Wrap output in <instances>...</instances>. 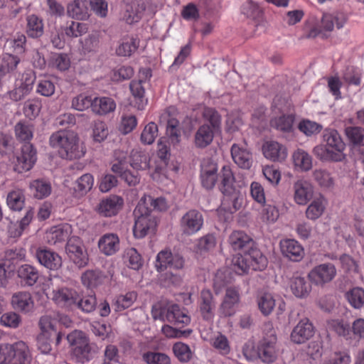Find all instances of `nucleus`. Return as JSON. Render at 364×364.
Instances as JSON below:
<instances>
[{"mask_svg":"<svg viewBox=\"0 0 364 364\" xmlns=\"http://www.w3.org/2000/svg\"><path fill=\"white\" fill-rule=\"evenodd\" d=\"M49 144L58 151L62 159H79L86 153L85 147L80 143L77 134L70 129H60L49 138Z\"/></svg>","mask_w":364,"mask_h":364,"instance_id":"obj_1","label":"nucleus"},{"mask_svg":"<svg viewBox=\"0 0 364 364\" xmlns=\"http://www.w3.org/2000/svg\"><path fill=\"white\" fill-rule=\"evenodd\" d=\"M323 140L325 144L315 146L313 150L317 158L322 161H341L344 159L346 144L336 129H325Z\"/></svg>","mask_w":364,"mask_h":364,"instance_id":"obj_2","label":"nucleus"},{"mask_svg":"<svg viewBox=\"0 0 364 364\" xmlns=\"http://www.w3.org/2000/svg\"><path fill=\"white\" fill-rule=\"evenodd\" d=\"M151 315L154 320L168 321L179 328L187 326L191 322V317L178 304L158 302L152 306Z\"/></svg>","mask_w":364,"mask_h":364,"instance_id":"obj_3","label":"nucleus"},{"mask_svg":"<svg viewBox=\"0 0 364 364\" xmlns=\"http://www.w3.org/2000/svg\"><path fill=\"white\" fill-rule=\"evenodd\" d=\"M30 360L29 349L23 341L0 346V364H30Z\"/></svg>","mask_w":364,"mask_h":364,"instance_id":"obj_4","label":"nucleus"},{"mask_svg":"<svg viewBox=\"0 0 364 364\" xmlns=\"http://www.w3.org/2000/svg\"><path fill=\"white\" fill-rule=\"evenodd\" d=\"M258 359L264 363H274L279 353L275 331L272 328L269 333L257 343Z\"/></svg>","mask_w":364,"mask_h":364,"instance_id":"obj_5","label":"nucleus"},{"mask_svg":"<svg viewBox=\"0 0 364 364\" xmlns=\"http://www.w3.org/2000/svg\"><path fill=\"white\" fill-rule=\"evenodd\" d=\"M37 161V151L31 143H25L17 153L14 170L19 173L30 171Z\"/></svg>","mask_w":364,"mask_h":364,"instance_id":"obj_6","label":"nucleus"},{"mask_svg":"<svg viewBox=\"0 0 364 364\" xmlns=\"http://www.w3.org/2000/svg\"><path fill=\"white\" fill-rule=\"evenodd\" d=\"M36 80V76L33 71H25L21 79L16 82L15 87L9 92V97L14 102L23 100L32 91Z\"/></svg>","mask_w":364,"mask_h":364,"instance_id":"obj_7","label":"nucleus"},{"mask_svg":"<svg viewBox=\"0 0 364 364\" xmlns=\"http://www.w3.org/2000/svg\"><path fill=\"white\" fill-rule=\"evenodd\" d=\"M203 223V214L198 210L191 209L181 218L180 227L183 235L191 236L198 232L202 229Z\"/></svg>","mask_w":364,"mask_h":364,"instance_id":"obj_8","label":"nucleus"},{"mask_svg":"<svg viewBox=\"0 0 364 364\" xmlns=\"http://www.w3.org/2000/svg\"><path fill=\"white\" fill-rule=\"evenodd\" d=\"M140 79L139 80H132L129 84L130 91L134 98L132 103L139 110L144 109L147 104V100L145 98V89L142 83L151 77V72L149 69H142L139 71Z\"/></svg>","mask_w":364,"mask_h":364,"instance_id":"obj_9","label":"nucleus"},{"mask_svg":"<svg viewBox=\"0 0 364 364\" xmlns=\"http://www.w3.org/2000/svg\"><path fill=\"white\" fill-rule=\"evenodd\" d=\"M336 275V269L333 264L328 262L314 267L308 274V278L316 286H323L331 282Z\"/></svg>","mask_w":364,"mask_h":364,"instance_id":"obj_10","label":"nucleus"},{"mask_svg":"<svg viewBox=\"0 0 364 364\" xmlns=\"http://www.w3.org/2000/svg\"><path fill=\"white\" fill-rule=\"evenodd\" d=\"M221 205L218 209L220 220L228 221L231 215L237 212L242 206V198L239 191L233 193H223Z\"/></svg>","mask_w":364,"mask_h":364,"instance_id":"obj_11","label":"nucleus"},{"mask_svg":"<svg viewBox=\"0 0 364 364\" xmlns=\"http://www.w3.org/2000/svg\"><path fill=\"white\" fill-rule=\"evenodd\" d=\"M218 164L210 158L203 159L200 164V179L202 186L211 190L218 181Z\"/></svg>","mask_w":364,"mask_h":364,"instance_id":"obj_12","label":"nucleus"},{"mask_svg":"<svg viewBox=\"0 0 364 364\" xmlns=\"http://www.w3.org/2000/svg\"><path fill=\"white\" fill-rule=\"evenodd\" d=\"M79 299L78 292L67 287L55 289L51 293L52 301L59 307L72 309Z\"/></svg>","mask_w":364,"mask_h":364,"instance_id":"obj_13","label":"nucleus"},{"mask_svg":"<svg viewBox=\"0 0 364 364\" xmlns=\"http://www.w3.org/2000/svg\"><path fill=\"white\" fill-rule=\"evenodd\" d=\"M66 252L70 259L79 267H85L87 264L88 255L79 237L73 236L69 238Z\"/></svg>","mask_w":364,"mask_h":364,"instance_id":"obj_14","label":"nucleus"},{"mask_svg":"<svg viewBox=\"0 0 364 364\" xmlns=\"http://www.w3.org/2000/svg\"><path fill=\"white\" fill-rule=\"evenodd\" d=\"M240 301L239 289L237 287H228L223 299L219 307V314L221 316L228 317L233 316Z\"/></svg>","mask_w":364,"mask_h":364,"instance_id":"obj_15","label":"nucleus"},{"mask_svg":"<svg viewBox=\"0 0 364 364\" xmlns=\"http://www.w3.org/2000/svg\"><path fill=\"white\" fill-rule=\"evenodd\" d=\"M282 255L292 262H300L304 257L303 246L294 239H284L279 242Z\"/></svg>","mask_w":364,"mask_h":364,"instance_id":"obj_16","label":"nucleus"},{"mask_svg":"<svg viewBox=\"0 0 364 364\" xmlns=\"http://www.w3.org/2000/svg\"><path fill=\"white\" fill-rule=\"evenodd\" d=\"M314 334V327L309 318L301 319L291 333V340L301 344L309 340Z\"/></svg>","mask_w":364,"mask_h":364,"instance_id":"obj_17","label":"nucleus"},{"mask_svg":"<svg viewBox=\"0 0 364 364\" xmlns=\"http://www.w3.org/2000/svg\"><path fill=\"white\" fill-rule=\"evenodd\" d=\"M198 305L203 319L212 321L215 317L216 302L210 290L203 289L201 291Z\"/></svg>","mask_w":364,"mask_h":364,"instance_id":"obj_18","label":"nucleus"},{"mask_svg":"<svg viewBox=\"0 0 364 364\" xmlns=\"http://www.w3.org/2000/svg\"><path fill=\"white\" fill-rule=\"evenodd\" d=\"M264 156L272 161H283L287 157V150L285 146L275 141H265L262 146Z\"/></svg>","mask_w":364,"mask_h":364,"instance_id":"obj_19","label":"nucleus"},{"mask_svg":"<svg viewBox=\"0 0 364 364\" xmlns=\"http://www.w3.org/2000/svg\"><path fill=\"white\" fill-rule=\"evenodd\" d=\"M36 257L41 265L50 270H57L62 265L61 257L46 248H38L36 250Z\"/></svg>","mask_w":364,"mask_h":364,"instance_id":"obj_20","label":"nucleus"},{"mask_svg":"<svg viewBox=\"0 0 364 364\" xmlns=\"http://www.w3.org/2000/svg\"><path fill=\"white\" fill-rule=\"evenodd\" d=\"M71 233V225L64 223L52 227L46 232V238L48 244L56 245L68 240Z\"/></svg>","mask_w":364,"mask_h":364,"instance_id":"obj_21","label":"nucleus"},{"mask_svg":"<svg viewBox=\"0 0 364 364\" xmlns=\"http://www.w3.org/2000/svg\"><path fill=\"white\" fill-rule=\"evenodd\" d=\"M123 204L124 200L122 197L112 195L100 203L98 212L105 217H112L119 213Z\"/></svg>","mask_w":364,"mask_h":364,"instance_id":"obj_22","label":"nucleus"},{"mask_svg":"<svg viewBox=\"0 0 364 364\" xmlns=\"http://www.w3.org/2000/svg\"><path fill=\"white\" fill-rule=\"evenodd\" d=\"M140 39L134 35H127L122 37L118 43L115 53L120 57H130L139 48Z\"/></svg>","mask_w":364,"mask_h":364,"instance_id":"obj_23","label":"nucleus"},{"mask_svg":"<svg viewBox=\"0 0 364 364\" xmlns=\"http://www.w3.org/2000/svg\"><path fill=\"white\" fill-rule=\"evenodd\" d=\"M294 201L298 205H306L313 196V186L305 180H298L296 181L294 184Z\"/></svg>","mask_w":364,"mask_h":364,"instance_id":"obj_24","label":"nucleus"},{"mask_svg":"<svg viewBox=\"0 0 364 364\" xmlns=\"http://www.w3.org/2000/svg\"><path fill=\"white\" fill-rule=\"evenodd\" d=\"M98 248L106 256H112L119 250V238L117 234L106 233L100 237Z\"/></svg>","mask_w":364,"mask_h":364,"instance_id":"obj_25","label":"nucleus"},{"mask_svg":"<svg viewBox=\"0 0 364 364\" xmlns=\"http://www.w3.org/2000/svg\"><path fill=\"white\" fill-rule=\"evenodd\" d=\"M228 242L234 250L243 252H247L254 244L250 236L240 230L233 231L229 236Z\"/></svg>","mask_w":364,"mask_h":364,"instance_id":"obj_26","label":"nucleus"},{"mask_svg":"<svg viewBox=\"0 0 364 364\" xmlns=\"http://www.w3.org/2000/svg\"><path fill=\"white\" fill-rule=\"evenodd\" d=\"M218 188L222 193L237 191L235 187V178L230 166H223L218 175Z\"/></svg>","mask_w":364,"mask_h":364,"instance_id":"obj_27","label":"nucleus"},{"mask_svg":"<svg viewBox=\"0 0 364 364\" xmlns=\"http://www.w3.org/2000/svg\"><path fill=\"white\" fill-rule=\"evenodd\" d=\"M156 222L150 215L141 214L137 217L133 228V233L136 238L144 237L149 230L155 228Z\"/></svg>","mask_w":364,"mask_h":364,"instance_id":"obj_28","label":"nucleus"},{"mask_svg":"<svg viewBox=\"0 0 364 364\" xmlns=\"http://www.w3.org/2000/svg\"><path fill=\"white\" fill-rule=\"evenodd\" d=\"M17 275L22 286L32 287L39 278V272L35 267L25 264L18 268Z\"/></svg>","mask_w":364,"mask_h":364,"instance_id":"obj_29","label":"nucleus"},{"mask_svg":"<svg viewBox=\"0 0 364 364\" xmlns=\"http://www.w3.org/2000/svg\"><path fill=\"white\" fill-rule=\"evenodd\" d=\"M231 155L234 162L240 168L248 169L252 163L251 153L245 147L234 144L231 148Z\"/></svg>","mask_w":364,"mask_h":364,"instance_id":"obj_30","label":"nucleus"},{"mask_svg":"<svg viewBox=\"0 0 364 364\" xmlns=\"http://www.w3.org/2000/svg\"><path fill=\"white\" fill-rule=\"evenodd\" d=\"M11 303L14 308L23 313L31 311L34 307V301L31 293L18 291L12 296Z\"/></svg>","mask_w":364,"mask_h":364,"instance_id":"obj_31","label":"nucleus"},{"mask_svg":"<svg viewBox=\"0 0 364 364\" xmlns=\"http://www.w3.org/2000/svg\"><path fill=\"white\" fill-rule=\"evenodd\" d=\"M89 4L87 0H74L67 6L68 15L77 20H85L89 17Z\"/></svg>","mask_w":364,"mask_h":364,"instance_id":"obj_32","label":"nucleus"},{"mask_svg":"<svg viewBox=\"0 0 364 364\" xmlns=\"http://www.w3.org/2000/svg\"><path fill=\"white\" fill-rule=\"evenodd\" d=\"M116 109L115 101L108 97H95L93 99L92 112L99 115H105Z\"/></svg>","mask_w":364,"mask_h":364,"instance_id":"obj_33","label":"nucleus"},{"mask_svg":"<svg viewBox=\"0 0 364 364\" xmlns=\"http://www.w3.org/2000/svg\"><path fill=\"white\" fill-rule=\"evenodd\" d=\"M213 130L208 124H204L199 127L195 134V144L198 148H205L208 146L213 139Z\"/></svg>","mask_w":364,"mask_h":364,"instance_id":"obj_34","label":"nucleus"},{"mask_svg":"<svg viewBox=\"0 0 364 364\" xmlns=\"http://www.w3.org/2000/svg\"><path fill=\"white\" fill-rule=\"evenodd\" d=\"M24 191L21 188H14L8 193L6 204L14 211H21L25 205Z\"/></svg>","mask_w":364,"mask_h":364,"instance_id":"obj_35","label":"nucleus"},{"mask_svg":"<svg viewBox=\"0 0 364 364\" xmlns=\"http://www.w3.org/2000/svg\"><path fill=\"white\" fill-rule=\"evenodd\" d=\"M290 289L295 296L304 298L309 295L311 287L304 277L294 276L289 283Z\"/></svg>","mask_w":364,"mask_h":364,"instance_id":"obj_36","label":"nucleus"},{"mask_svg":"<svg viewBox=\"0 0 364 364\" xmlns=\"http://www.w3.org/2000/svg\"><path fill=\"white\" fill-rule=\"evenodd\" d=\"M26 33L32 38H37L43 36L44 25L43 20L35 14L28 16L26 18Z\"/></svg>","mask_w":364,"mask_h":364,"instance_id":"obj_37","label":"nucleus"},{"mask_svg":"<svg viewBox=\"0 0 364 364\" xmlns=\"http://www.w3.org/2000/svg\"><path fill=\"white\" fill-rule=\"evenodd\" d=\"M29 188L33 196L38 199L48 197L51 193V185L43 179L33 180L30 183Z\"/></svg>","mask_w":364,"mask_h":364,"instance_id":"obj_38","label":"nucleus"},{"mask_svg":"<svg viewBox=\"0 0 364 364\" xmlns=\"http://www.w3.org/2000/svg\"><path fill=\"white\" fill-rule=\"evenodd\" d=\"M137 294L134 291H128L124 294L117 296L113 302V308L115 311H122L129 307L136 301Z\"/></svg>","mask_w":364,"mask_h":364,"instance_id":"obj_39","label":"nucleus"},{"mask_svg":"<svg viewBox=\"0 0 364 364\" xmlns=\"http://www.w3.org/2000/svg\"><path fill=\"white\" fill-rule=\"evenodd\" d=\"M150 158L144 151L133 149L130 154V166L136 170H146L149 167Z\"/></svg>","mask_w":364,"mask_h":364,"instance_id":"obj_40","label":"nucleus"},{"mask_svg":"<svg viewBox=\"0 0 364 364\" xmlns=\"http://www.w3.org/2000/svg\"><path fill=\"white\" fill-rule=\"evenodd\" d=\"M294 121L295 116L294 114H283L272 119L270 124L279 131L289 133L293 131Z\"/></svg>","mask_w":364,"mask_h":364,"instance_id":"obj_41","label":"nucleus"},{"mask_svg":"<svg viewBox=\"0 0 364 364\" xmlns=\"http://www.w3.org/2000/svg\"><path fill=\"white\" fill-rule=\"evenodd\" d=\"M326 200L323 196L313 200L306 210V218L311 220L319 218L326 209Z\"/></svg>","mask_w":364,"mask_h":364,"instance_id":"obj_42","label":"nucleus"},{"mask_svg":"<svg viewBox=\"0 0 364 364\" xmlns=\"http://www.w3.org/2000/svg\"><path fill=\"white\" fill-rule=\"evenodd\" d=\"M26 36L21 33H16L13 37L6 41L5 46L12 53L21 55L26 51Z\"/></svg>","mask_w":364,"mask_h":364,"instance_id":"obj_43","label":"nucleus"},{"mask_svg":"<svg viewBox=\"0 0 364 364\" xmlns=\"http://www.w3.org/2000/svg\"><path fill=\"white\" fill-rule=\"evenodd\" d=\"M292 158L295 167L301 171H307L312 168V158L304 150L298 149L294 152Z\"/></svg>","mask_w":364,"mask_h":364,"instance_id":"obj_44","label":"nucleus"},{"mask_svg":"<svg viewBox=\"0 0 364 364\" xmlns=\"http://www.w3.org/2000/svg\"><path fill=\"white\" fill-rule=\"evenodd\" d=\"M56 324L57 318L55 312L42 316L39 320L41 334L52 336L53 333L57 332Z\"/></svg>","mask_w":364,"mask_h":364,"instance_id":"obj_45","label":"nucleus"},{"mask_svg":"<svg viewBox=\"0 0 364 364\" xmlns=\"http://www.w3.org/2000/svg\"><path fill=\"white\" fill-rule=\"evenodd\" d=\"M247 252L252 270L262 271L267 267V259L258 249L251 247Z\"/></svg>","mask_w":364,"mask_h":364,"instance_id":"obj_46","label":"nucleus"},{"mask_svg":"<svg viewBox=\"0 0 364 364\" xmlns=\"http://www.w3.org/2000/svg\"><path fill=\"white\" fill-rule=\"evenodd\" d=\"M48 66L60 71H65L70 66V59L66 53H52L48 60Z\"/></svg>","mask_w":364,"mask_h":364,"instance_id":"obj_47","label":"nucleus"},{"mask_svg":"<svg viewBox=\"0 0 364 364\" xmlns=\"http://www.w3.org/2000/svg\"><path fill=\"white\" fill-rule=\"evenodd\" d=\"M94 184V177L90 173L81 176L75 182L74 187L77 196H82L90 191Z\"/></svg>","mask_w":364,"mask_h":364,"instance_id":"obj_48","label":"nucleus"},{"mask_svg":"<svg viewBox=\"0 0 364 364\" xmlns=\"http://www.w3.org/2000/svg\"><path fill=\"white\" fill-rule=\"evenodd\" d=\"M321 24L323 30L332 31L335 26L338 29L341 28L345 24V19L343 17L331 14H324L321 18Z\"/></svg>","mask_w":364,"mask_h":364,"instance_id":"obj_49","label":"nucleus"},{"mask_svg":"<svg viewBox=\"0 0 364 364\" xmlns=\"http://www.w3.org/2000/svg\"><path fill=\"white\" fill-rule=\"evenodd\" d=\"M346 297L352 307L360 309L364 305V289L361 287H353L346 294Z\"/></svg>","mask_w":364,"mask_h":364,"instance_id":"obj_50","label":"nucleus"},{"mask_svg":"<svg viewBox=\"0 0 364 364\" xmlns=\"http://www.w3.org/2000/svg\"><path fill=\"white\" fill-rule=\"evenodd\" d=\"M134 74V69L130 65H119L111 72V80L114 82H122L129 80Z\"/></svg>","mask_w":364,"mask_h":364,"instance_id":"obj_51","label":"nucleus"},{"mask_svg":"<svg viewBox=\"0 0 364 364\" xmlns=\"http://www.w3.org/2000/svg\"><path fill=\"white\" fill-rule=\"evenodd\" d=\"M15 134L17 140L25 144L31 143L33 138V129L26 122H19L15 126Z\"/></svg>","mask_w":364,"mask_h":364,"instance_id":"obj_52","label":"nucleus"},{"mask_svg":"<svg viewBox=\"0 0 364 364\" xmlns=\"http://www.w3.org/2000/svg\"><path fill=\"white\" fill-rule=\"evenodd\" d=\"M211 345L223 355H228L231 350L228 338L220 332L211 339Z\"/></svg>","mask_w":364,"mask_h":364,"instance_id":"obj_53","label":"nucleus"},{"mask_svg":"<svg viewBox=\"0 0 364 364\" xmlns=\"http://www.w3.org/2000/svg\"><path fill=\"white\" fill-rule=\"evenodd\" d=\"M82 284L87 288H94L102 282V275L98 270H87L81 276Z\"/></svg>","mask_w":364,"mask_h":364,"instance_id":"obj_54","label":"nucleus"},{"mask_svg":"<svg viewBox=\"0 0 364 364\" xmlns=\"http://www.w3.org/2000/svg\"><path fill=\"white\" fill-rule=\"evenodd\" d=\"M172 350L181 363H188L192 358V351L190 347L184 343L176 342L173 344Z\"/></svg>","mask_w":364,"mask_h":364,"instance_id":"obj_55","label":"nucleus"},{"mask_svg":"<svg viewBox=\"0 0 364 364\" xmlns=\"http://www.w3.org/2000/svg\"><path fill=\"white\" fill-rule=\"evenodd\" d=\"M249 260L248 252H244L243 255L239 254L234 257L232 263L235 272L238 274H243L252 269Z\"/></svg>","mask_w":364,"mask_h":364,"instance_id":"obj_56","label":"nucleus"},{"mask_svg":"<svg viewBox=\"0 0 364 364\" xmlns=\"http://www.w3.org/2000/svg\"><path fill=\"white\" fill-rule=\"evenodd\" d=\"M67 340L72 348H82L90 345L89 338L81 331H74L67 336Z\"/></svg>","mask_w":364,"mask_h":364,"instance_id":"obj_57","label":"nucleus"},{"mask_svg":"<svg viewBox=\"0 0 364 364\" xmlns=\"http://www.w3.org/2000/svg\"><path fill=\"white\" fill-rule=\"evenodd\" d=\"M67 340L72 348H82L90 345L89 338L81 331H74L67 336Z\"/></svg>","mask_w":364,"mask_h":364,"instance_id":"obj_58","label":"nucleus"},{"mask_svg":"<svg viewBox=\"0 0 364 364\" xmlns=\"http://www.w3.org/2000/svg\"><path fill=\"white\" fill-rule=\"evenodd\" d=\"M299 130L307 136L316 135L321 132L323 129L321 124L309 120L302 119L298 125Z\"/></svg>","mask_w":364,"mask_h":364,"instance_id":"obj_59","label":"nucleus"},{"mask_svg":"<svg viewBox=\"0 0 364 364\" xmlns=\"http://www.w3.org/2000/svg\"><path fill=\"white\" fill-rule=\"evenodd\" d=\"M203 117L210 123V127L215 131H218L221 125V116L219 112L213 107H205L203 112Z\"/></svg>","mask_w":364,"mask_h":364,"instance_id":"obj_60","label":"nucleus"},{"mask_svg":"<svg viewBox=\"0 0 364 364\" xmlns=\"http://www.w3.org/2000/svg\"><path fill=\"white\" fill-rule=\"evenodd\" d=\"M84 313H91L93 311L97 306V299L95 294H90L83 296L82 298L79 296V299L75 304V306Z\"/></svg>","mask_w":364,"mask_h":364,"instance_id":"obj_61","label":"nucleus"},{"mask_svg":"<svg viewBox=\"0 0 364 364\" xmlns=\"http://www.w3.org/2000/svg\"><path fill=\"white\" fill-rule=\"evenodd\" d=\"M257 304L261 313L264 316H268L275 306V300L272 294L265 293L258 297Z\"/></svg>","mask_w":364,"mask_h":364,"instance_id":"obj_62","label":"nucleus"},{"mask_svg":"<svg viewBox=\"0 0 364 364\" xmlns=\"http://www.w3.org/2000/svg\"><path fill=\"white\" fill-rule=\"evenodd\" d=\"M124 259L128 262V266L135 270L140 269L143 264L141 255L135 248H128L124 252Z\"/></svg>","mask_w":364,"mask_h":364,"instance_id":"obj_63","label":"nucleus"},{"mask_svg":"<svg viewBox=\"0 0 364 364\" xmlns=\"http://www.w3.org/2000/svg\"><path fill=\"white\" fill-rule=\"evenodd\" d=\"M346 134L349 141L354 145L364 146V128L360 127H347Z\"/></svg>","mask_w":364,"mask_h":364,"instance_id":"obj_64","label":"nucleus"}]
</instances>
